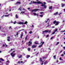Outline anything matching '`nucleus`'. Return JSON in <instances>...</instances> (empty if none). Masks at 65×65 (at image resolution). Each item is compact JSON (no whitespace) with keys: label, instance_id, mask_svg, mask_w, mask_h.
Wrapping results in <instances>:
<instances>
[{"label":"nucleus","instance_id":"obj_1","mask_svg":"<svg viewBox=\"0 0 65 65\" xmlns=\"http://www.w3.org/2000/svg\"><path fill=\"white\" fill-rule=\"evenodd\" d=\"M33 3H35L36 4L37 3V4H42L41 5L42 6H44V8H46V6L45 5H43V4L42 3V2H41L39 1L38 2H33Z\"/></svg>","mask_w":65,"mask_h":65},{"label":"nucleus","instance_id":"obj_2","mask_svg":"<svg viewBox=\"0 0 65 65\" xmlns=\"http://www.w3.org/2000/svg\"><path fill=\"white\" fill-rule=\"evenodd\" d=\"M53 23L54 24H55V26H57V25H59V24L60 23V22H59V21L57 22V21H56V20H55L53 22Z\"/></svg>","mask_w":65,"mask_h":65},{"label":"nucleus","instance_id":"obj_3","mask_svg":"<svg viewBox=\"0 0 65 65\" xmlns=\"http://www.w3.org/2000/svg\"><path fill=\"white\" fill-rule=\"evenodd\" d=\"M38 10H40L39 9H35L32 10H31V12H35L36 11H38Z\"/></svg>","mask_w":65,"mask_h":65},{"label":"nucleus","instance_id":"obj_4","mask_svg":"<svg viewBox=\"0 0 65 65\" xmlns=\"http://www.w3.org/2000/svg\"><path fill=\"white\" fill-rule=\"evenodd\" d=\"M41 43H42V44H41L39 46V47L40 48V47H41V46H42V45H43V44H44V42H41L40 43V44H41Z\"/></svg>","mask_w":65,"mask_h":65},{"label":"nucleus","instance_id":"obj_5","mask_svg":"<svg viewBox=\"0 0 65 65\" xmlns=\"http://www.w3.org/2000/svg\"><path fill=\"white\" fill-rule=\"evenodd\" d=\"M13 54V53H11V55L12 57H14V56L15 55V54H13V55L12 54Z\"/></svg>","mask_w":65,"mask_h":65},{"label":"nucleus","instance_id":"obj_6","mask_svg":"<svg viewBox=\"0 0 65 65\" xmlns=\"http://www.w3.org/2000/svg\"><path fill=\"white\" fill-rule=\"evenodd\" d=\"M31 47L32 48H36V45H34L32 46Z\"/></svg>","mask_w":65,"mask_h":65},{"label":"nucleus","instance_id":"obj_7","mask_svg":"<svg viewBox=\"0 0 65 65\" xmlns=\"http://www.w3.org/2000/svg\"><path fill=\"white\" fill-rule=\"evenodd\" d=\"M32 43V42H31L30 41H29L28 42V46H30V45H31V44Z\"/></svg>","mask_w":65,"mask_h":65},{"label":"nucleus","instance_id":"obj_8","mask_svg":"<svg viewBox=\"0 0 65 65\" xmlns=\"http://www.w3.org/2000/svg\"><path fill=\"white\" fill-rule=\"evenodd\" d=\"M18 24H19L20 25H23L24 24V22H20L18 23Z\"/></svg>","mask_w":65,"mask_h":65},{"label":"nucleus","instance_id":"obj_9","mask_svg":"<svg viewBox=\"0 0 65 65\" xmlns=\"http://www.w3.org/2000/svg\"><path fill=\"white\" fill-rule=\"evenodd\" d=\"M33 14L34 15H37V17H38V14H36L35 13H34Z\"/></svg>","mask_w":65,"mask_h":65},{"label":"nucleus","instance_id":"obj_10","mask_svg":"<svg viewBox=\"0 0 65 65\" xmlns=\"http://www.w3.org/2000/svg\"><path fill=\"white\" fill-rule=\"evenodd\" d=\"M33 2H34V1L32 2V1H31V2L30 3H29V4H30V5H31V4H33V3H33Z\"/></svg>","mask_w":65,"mask_h":65},{"label":"nucleus","instance_id":"obj_11","mask_svg":"<svg viewBox=\"0 0 65 65\" xmlns=\"http://www.w3.org/2000/svg\"><path fill=\"white\" fill-rule=\"evenodd\" d=\"M43 33H44V32H45V33H47V32H48V31H47L46 30H45L44 31H43Z\"/></svg>","mask_w":65,"mask_h":65},{"label":"nucleus","instance_id":"obj_12","mask_svg":"<svg viewBox=\"0 0 65 65\" xmlns=\"http://www.w3.org/2000/svg\"><path fill=\"white\" fill-rule=\"evenodd\" d=\"M20 10V11H21L22 10V8H21V7H20L19 9H18V10Z\"/></svg>","mask_w":65,"mask_h":65},{"label":"nucleus","instance_id":"obj_13","mask_svg":"<svg viewBox=\"0 0 65 65\" xmlns=\"http://www.w3.org/2000/svg\"><path fill=\"white\" fill-rule=\"evenodd\" d=\"M61 5H61V6L62 7H64V6H65V4H64L63 3H62Z\"/></svg>","mask_w":65,"mask_h":65},{"label":"nucleus","instance_id":"obj_14","mask_svg":"<svg viewBox=\"0 0 65 65\" xmlns=\"http://www.w3.org/2000/svg\"><path fill=\"white\" fill-rule=\"evenodd\" d=\"M15 17L16 19H18V15L17 14L16 15Z\"/></svg>","mask_w":65,"mask_h":65},{"label":"nucleus","instance_id":"obj_15","mask_svg":"<svg viewBox=\"0 0 65 65\" xmlns=\"http://www.w3.org/2000/svg\"><path fill=\"white\" fill-rule=\"evenodd\" d=\"M30 57V55H27L26 56L27 58H28L29 57Z\"/></svg>","mask_w":65,"mask_h":65},{"label":"nucleus","instance_id":"obj_16","mask_svg":"<svg viewBox=\"0 0 65 65\" xmlns=\"http://www.w3.org/2000/svg\"><path fill=\"white\" fill-rule=\"evenodd\" d=\"M10 15V14H9L8 15H4L5 17H8L9 15Z\"/></svg>","mask_w":65,"mask_h":65},{"label":"nucleus","instance_id":"obj_17","mask_svg":"<svg viewBox=\"0 0 65 65\" xmlns=\"http://www.w3.org/2000/svg\"><path fill=\"white\" fill-rule=\"evenodd\" d=\"M16 4H21V3L20 2H17L16 3Z\"/></svg>","mask_w":65,"mask_h":65},{"label":"nucleus","instance_id":"obj_18","mask_svg":"<svg viewBox=\"0 0 65 65\" xmlns=\"http://www.w3.org/2000/svg\"><path fill=\"white\" fill-rule=\"evenodd\" d=\"M0 60H1V61H4V59H3L2 58H0Z\"/></svg>","mask_w":65,"mask_h":65},{"label":"nucleus","instance_id":"obj_19","mask_svg":"<svg viewBox=\"0 0 65 65\" xmlns=\"http://www.w3.org/2000/svg\"><path fill=\"white\" fill-rule=\"evenodd\" d=\"M58 12H57L56 13H54V15H57V14H58Z\"/></svg>","mask_w":65,"mask_h":65},{"label":"nucleus","instance_id":"obj_20","mask_svg":"<svg viewBox=\"0 0 65 65\" xmlns=\"http://www.w3.org/2000/svg\"><path fill=\"white\" fill-rule=\"evenodd\" d=\"M28 24L27 21H26L24 23V24Z\"/></svg>","mask_w":65,"mask_h":65},{"label":"nucleus","instance_id":"obj_21","mask_svg":"<svg viewBox=\"0 0 65 65\" xmlns=\"http://www.w3.org/2000/svg\"><path fill=\"white\" fill-rule=\"evenodd\" d=\"M52 7H52V6L49 7V9H52Z\"/></svg>","mask_w":65,"mask_h":65},{"label":"nucleus","instance_id":"obj_22","mask_svg":"<svg viewBox=\"0 0 65 65\" xmlns=\"http://www.w3.org/2000/svg\"><path fill=\"white\" fill-rule=\"evenodd\" d=\"M28 51H30V50H31V48H28Z\"/></svg>","mask_w":65,"mask_h":65},{"label":"nucleus","instance_id":"obj_23","mask_svg":"<svg viewBox=\"0 0 65 65\" xmlns=\"http://www.w3.org/2000/svg\"><path fill=\"white\" fill-rule=\"evenodd\" d=\"M56 55H55L54 56V59H56Z\"/></svg>","mask_w":65,"mask_h":65},{"label":"nucleus","instance_id":"obj_24","mask_svg":"<svg viewBox=\"0 0 65 65\" xmlns=\"http://www.w3.org/2000/svg\"><path fill=\"white\" fill-rule=\"evenodd\" d=\"M24 36L23 34L21 35V36L20 37L21 38H22V36Z\"/></svg>","mask_w":65,"mask_h":65},{"label":"nucleus","instance_id":"obj_25","mask_svg":"<svg viewBox=\"0 0 65 65\" xmlns=\"http://www.w3.org/2000/svg\"><path fill=\"white\" fill-rule=\"evenodd\" d=\"M59 44V42H58L56 44V45H57Z\"/></svg>","mask_w":65,"mask_h":65},{"label":"nucleus","instance_id":"obj_26","mask_svg":"<svg viewBox=\"0 0 65 65\" xmlns=\"http://www.w3.org/2000/svg\"><path fill=\"white\" fill-rule=\"evenodd\" d=\"M58 30V29L57 28L55 30V32H57V31Z\"/></svg>","mask_w":65,"mask_h":65},{"label":"nucleus","instance_id":"obj_27","mask_svg":"<svg viewBox=\"0 0 65 65\" xmlns=\"http://www.w3.org/2000/svg\"><path fill=\"white\" fill-rule=\"evenodd\" d=\"M49 19H47V21H45V23H47V22H48V21H49Z\"/></svg>","mask_w":65,"mask_h":65},{"label":"nucleus","instance_id":"obj_28","mask_svg":"<svg viewBox=\"0 0 65 65\" xmlns=\"http://www.w3.org/2000/svg\"><path fill=\"white\" fill-rule=\"evenodd\" d=\"M40 62H42V59L41 58H40Z\"/></svg>","mask_w":65,"mask_h":65},{"label":"nucleus","instance_id":"obj_29","mask_svg":"<svg viewBox=\"0 0 65 65\" xmlns=\"http://www.w3.org/2000/svg\"><path fill=\"white\" fill-rule=\"evenodd\" d=\"M32 33V31H30L29 32V34H31Z\"/></svg>","mask_w":65,"mask_h":65},{"label":"nucleus","instance_id":"obj_30","mask_svg":"<svg viewBox=\"0 0 65 65\" xmlns=\"http://www.w3.org/2000/svg\"><path fill=\"white\" fill-rule=\"evenodd\" d=\"M21 57L22 55H21L18 58H19V59H20V58H21Z\"/></svg>","mask_w":65,"mask_h":65},{"label":"nucleus","instance_id":"obj_31","mask_svg":"<svg viewBox=\"0 0 65 65\" xmlns=\"http://www.w3.org/2000/svg\"><path fill=\"white\" fill-rule=\"evenodd\" d=\"M40 17H43V15H40Z\"/></svg>","mask_w":65,"mask_h":65},{"label":"nucleus","instance_id":"obj_32","mask_svg":"<svg viewBox=\"0 0 65 65\" xmlns=\"http://www.w3.org/2000/svg\"><path fill=\"white\" fill-rule=\"evenodd\" d=\"M16 21H15L14 22H13V23L14 24H15V23H16Z\"/></svg>","mask_w":65,"mask_h":65},{"label":"nucleus","instance_id":"obj_33","mask_svg":"<svg viewBox=\"0 0 65 65\" xmlns=\"http://www.w3.org/2000/svg\"><path fill=\"white\" fill-rule=\"evenodd\" d=\"M43 59H46V58H47V57H43Z\"/></svg>","mask_w":65,"mask_h":65},{"label":"nucleus","instance_id":"obj_34","mask_svg":"<svg viewBox=\"0 0 65 65\" xmlns=\"http://www.w3.org/2000/svg\"><path fill=\"white\" fill-rule=\"evenodd\" d=\"M23 30H24V29H21V30H20L19 31V32H20V31H23Z\"/></svg>","mask_w":65,"mask_h":65},{"label":"nucleus","instance_id":"obj_35","mask_svg":"<svg viewBox=\"0 0 65 65\" xmlns=\"http://www.w3.org/2000/svg\"><path fill=\"white\" fill-rule=\"evenodd\" d=\"M8 39H10V37H7Z\"/></svg>","mask_w":65,"mask_h":65},{"label":"nucleus","instance_id":"obj_36","mask_svg":"<svg viewBox=\"0 0 65 65\" xmlns=\"http://www.w3.org/2000/svg\"><path fill=\"white\" fill-rule=\"evenodd\" d=\"M49 23H47V25H48L47 26V27L49 26Z\"/></svg>","mask_w":65,"mask_h":65},{"label":"nucleus","instance_id":"obj_37","mask_svg":"<svg viewBox=\"0 0 65 65\" xmlns=\"http://www.w3.org/2000/svg\"><path fill=\"white\" fill-rule=\"evenodd\" d=\"M55 33V31H54L53 33H52V34H54Z\"/></svg>","mask_w":65,"mask_h":65},{"label":"nucleus","instance_id":"obj_38","mask_svg":"<svg viewBox=\"0 0 65 65\" xmlns=\"http://www.w3.org/2000/svg\"><path fill=\"white\" fill-rule=\"evenodd\" d=\"M27 36H26V37L25 38V39L26 40H27Z\"/></svg>","mask_w":65,"mask_h":65},{"label":"nucleus","instance_id":"obj_39","mask_svg":"<svg viewBox=\"0 0 65 65\" xmlns=\"http://www.w3.org/2000/svg\"><path fill=\"white\" fill-rule=\"evenodd\" d=\"M65 32V30H64L63 31H61V32Z\"/></svg>","mask_w":65,"mask_h":65},{"label":"nucleus","instance_id":"obj_40","mask_svg":"<svg viewBox=\"0 0 65 65\" xmlns=\"http://www.w3.org/2000/svg\"><path fill=\"white\" fill-rule=\"evenodd\" d=\"M47 62V61H45V62H44V64H46V63Z\"/></svg>","mask_w":65,"mask_h":65},{"label":"nucleus","instance_id":"obj_41","mask_svg":"<svg viewBox=\"0 0 65 65\" xmlns=\"http://www.w3.org/2000/svg\"><path fill=\"white\" fill-rule=\"evenodd\" d=\"M19 35V33H18V32H17V33L16 34V35Z\"/></svg>","mask_w":65,"mask_h":65},{"label":"nucleus","instance_id":"obj_42","mask_svg":"<svg viewBox=\"0 0 65 65\" xmlns=\"http://www.w3.org/2000/svg\"><path fill=\"white\" fill-rule=\"evenodd\" d=\"M53 37H51V40H52V39H53Z\"/></svg>","mask_w":65,"mask_h":65},{"label":"nucleus","instance_id":"obj_43","mask_svg":"<svg viewBox=\"0 0 65 65\" xmlns=\"http://www.w3.org/2000/svg\"><path fill=\"white\" fill-rule=\"evenodd\" d=\"M23 34H23V32H22L21 34V35H23Z\"/></svg>","mask_w":65,"mask_h":65},{"label":"nucleus","instance_id":"obj_44","mask_svg":"<svg viewBox=\"0 0 65 65\" xmlns=\"http://www.w3.org/2000/svg\"><path fill=\"white\" fill-rule=\"evenodd\" d=\"M40 13L41 14H42L43 13V12H40Z\"/></svg>","mask_w":65,"mask_h":65},{"label":"nucleus","instance_id":"obj_45","mask_svg":"<svg viewBox=\"0 0 65 65\" xmlns=\"http://www.w3.org/2000/svg\"><path fill=\"white\" fill-rule=\"evenodd\" d=\"M39 54V52H38L37 53L36 55V56H37V54Z\"/></svg>","mask_w":65,"mask_h":65},{"label":"nucleus","instance_id":"obj_46","mask_svg":"<svg viewBox=\"0 0 65 65\" xmlns=\"http://www.w3.org/2000/svg\"><path fill=\"white\" fill-rule=\"evenodd\" d=\"M61 56L62 57V56H64V55L63 54H61Z\"/></svg>","mask_w":65,"mask_h":65},{"label":"nucleus","instance_id":"obj_47","mask_svg":"<svg viewBox=\"0 0 65 65\" xmlns=\"http://www.w3.org/2000/svg\"><path fill=\"white\" fill-rule=\"evenodd\" d=\"M9 39H7V40L8 41H10V40Z\"/></svg>","mask_w":65,"mask_h":65},{"label":"nucleus","instance_id":"obj_48","mask_svg":"<svg viewBox=\"0 0 65 65\" xmlns=\"http://www.w3.org/2000/svg\"><path fill=\"white\" fill-rule=\"evenodd\" d=\"M48 33H50V32H51V31L50 30V31H48Z\"/></svg>","mask_w":65,"mask_h":65},{"label":"nucleus","instance_id":"obj_49","mask_svg":"<svg viewBox=\"0 0 65 65\" xmlns=\"http://www.w3.org/2000/svg\"><path fill=\"white\" fill-rule=\"evenodd\" d=\"M5 46V45H4V44H3V47H4Z\"/></svg>","mask_w":65,"mask_h":65},{"label":"nucleus","instance_id":"obj_50","mask_svg":"<svg viewBox=\"0 0 65 65\" xmlns=\"http://www.w3.org/2000/svg\"><path fill=\"white\" fill-rule=\"evenodd\" d=\"M48 36H49L48 35H47L46 36V37H48Z\"/></svg>","mask_w":65,"mask_h":65},{"label":"nucleus","instance_id":"obj_51","mask_svg":"<svg viewBox=\"0 0 65 65\" xmlns=\"http://www.w3.org/2000/svg\"><path fill=\"white\" fill-rule=\"evenodd\" d=\"M45 4H46V3H45V2H44V5H45Z\"/></svg>","mask_w":65,"mask_h":65},{"label":"nucleus","instance_id":"obj_52","mask_svg":"<svg viewBox=\"0 0 65 65\" xmlns=\"http://www.w3.org/2000/svg\"><path fill=\"white\" fill-rule=\"evenodd\" d=\"M43 61H42V63H41V65H43Z\"/></svg>","mask_w":65,"mask_h":65},{"label":"nucleus","instance_id":"obj_53","mask_svg":"<svg viewBox=\"0 0 65 65\" xmlns=\"http://www.w3.org/2000/svg\"><path fill=\"white\" fill-rule=\"evenodd\" d=\"M13 51V49H11V50L10 51Z\"/></svg>","mask_w":65,"mask_h":65},{"label":"nucleus","instance_id":"obj_54","mask_svg":"<svg viewBox=\"0 0 65 65\" xmlns=\"http://www.w3.org/2000/svg\"><path fill=\"white\" fill-rule=\"evenodd\" d=\"M58 62H59V61L58 60H57L56 61V62L57 63H58Z\"/></svg>","mask_w":65,"mask_h":65},{"label":"nucleus","instance_id":"obj_55","mask_svg":"<svg viewBox=\"0 0 65 65\" xmlns=\"http://www.w3.org/2000/svg\"><path fill=\"white\" fill-rule=\"evenodd\" d=\"M64 50H65V46L63 47Z\"/></svg>","mask_w":65,"mask_h":65},{"label":"nucleus","instance_id":"obj_56","mask_svg":"<svg viewBox=\"0 0 65 65\" xmlns=\"http://www.w3.org/2000/svg\"><path fill=\"white\" fill-rule=\"evenodd\" d=\"M7 62H8L9 63V61H7Z\"/></svg>","mask_w":65,"mask_h":65},{"label":"nucleus","instance_id":"obj_57","mask_svg":"<svg viewBox=\"0 0 65 65\" xmlns=\"http://www.w3.org/2000/svg\"><path fill=\"white\" fill-rule=\"evenodd\" d=\"M32 27H33V28H34V25H32Z\"/></svg>","mask_w":65,"mask_h":65},{"label":"nucleus","instance_id":"obj_58","mask_svg":"<svg viewBox=\"0 0 65 65\" xmlns=\"http://www.w3.org/2000/svg\"><path fill=\"white\" fill-rule=\"evenodd\" d=\"M11 23H13V22H12V21H11Z\"/></svg>","mask_w":65,"mask_h":65},{"label":"nucleus","instance_id":"obj_59","mask_svg":"<svg viewBox=\"0 0 65 65\" xmlns=\"http://www.w3.org/2000/svg\"><path fill=\"white\" fill-rule=\"evenodd\" d=\"M61 13H60L59 14V15H60L61 14Z\"/></svg>","mask_w":65,"mask_h":65},{"label":"nucleus","instance_id":"obj_60","mask_svg":"<svg viewBox=\"0 0 65 65\" xmlns=\"http://www.w3.org/2000/svg\"><path fill=\"white\" fill-rule=\"evenodd\" d=\"M21 63H23V61H21L20 62Z\"/></svg>","mask_w":65,"mask_h":65},{"label":"nucleus","instance_id":"obj_61","mask_svg":"<svg viewBox=\"0 0 65 65\" xmlns=\"http://www.w3.org/2000/svg\"><path fill=\"white\" fill-rule=\"evenodd\" d=\"M25 34H27V31H25Z\"/></svg>","mask_w":65,"mask_h":65},{"label":"nucleus","instance_id":"obj_62","mask_svg":"<svg viewBox=\"0 0 65 65\" xmlns=\"http://www.w3.org/2000/svg\"><path fill=\"white\" fill-rule=\"evenodd\" d=\"M59 59H60V60H62V58H59Z\"/></svg>","mask_w":65,"mask_h":65},{"label":"nucleus","instance_id":"obj_63","mask_svg":"<svg viewBox=\"0 0 65 65\" xmlns=\"http://www.w3.org/2000/svg\"><path fill=\"white\" fill-rule=\"evenodd\" d=\"M4 17V15H3L1 17L2 18H3V17Z\"/></svg>","mask_w":65,"mask_h":65},{"label":"nucleus","instance_id":"obj_64","mask_svg":"<svg viewBox=\"0 0 65 65\" xmlns=\"http://www.w3.org/2000/svg\"><path fill=\"white\" fill-rule=\"evenodd\" d=\"M30 9V8H28L27 9L29 10V9Z\"/></svg>","mask_w":65,"mask_h":65}]
</instances>
